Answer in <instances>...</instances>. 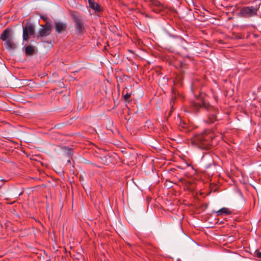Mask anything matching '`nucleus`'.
I'll return each instance as SVG.
<instances>
[{
  "mask_svg": "<svg viewBox=\"0 0 261 261\" xmlns=\"http://www.w3.org/2000/svg\"><path fill=\"white\" fill-rule=\"evenodd\" d=\"M192 105L195 110H198L200 108H204L210 112L207 116L208 119L206 121L207 123H213L217 120L216 114L217 109L207 103L202 96L197 97L196 100L192 102Z\"/></svg>",
  "mask_w": 261,
  "mask_h": 261,
  "instance_id": "f257e3e1",
  "label": "nucleus"
},
{
  "mask_svg": "<svg viewBox=\"0 0 261 261\" xmlns=\"http://www.w3.org/2000/svg\"><path fill=\"white\" fill-rule=\"evenodd\" d=\"M212 140L211 135L202 134L196 135L193 139V142L202 149H208Z\"/></svg>",
  "mask_w": 261,
  "mask_h": 261,
  "instance_id": "f03ea898",
  "label": "nucleus"
},
{
  "mask_svg": "<svg viewBox=\"0 0 261 261\" xmlns=\"http://www.w3.org/2000/svg\"><path fill=\"white\" fill-rule=\"evenodd\" d=\"M75 33L78 36L83 35L85 31L84 20L76 15H73Z\"/></svg>",
  "mask_w": 261,
  "mask_h": 261,
  "instance_id": "7ed1b4c3",
  "label": "nucleus"
},
{
  "mask_svg": "<svg viewBox=\"0 0 261 261\" xmlns=\"http://www.w3.org/2000/svg\"><path fill=\"white\" fill-rule=\"evenodd\" d=\"M259 6L256 7H244L240 10V14L244 17H251L257 15Z\"/></svg>",
  "mask_w": 261,
  "mask_h": 261,
  "instance_id": "20e7f679",
  "label": "nucleus"
},
{
  "mask_svg": "<svg viewBox=\"0 0 261 261\" xmlns=\"http://www.w3.org/2000/svg\"><path fill=\"white\" fill-rule=\"evenodd\" d=\"M35 32V28L34 24L28 23L23 27L22 37L24 41H28L29 36L33 35Z\"/></svg>",
  "mask_w": 261,
  "mask_h": 261,
  "instance_id": "39448f33",
  "label": "nucleus"
},
{
  "mask_svg": "<svg viewBox=\"0 0 261 261\" xmlns=\"http://www.w3.org/2000/svg\"><path fill=\"white\" fill-rule=\"evenodd\" d=\"M51 26L49 22H46L44 26H42L38 31V37H45L49 35L51 33Z\"/></svg>",
  "mask_w": 261,
  "mask_h": 261,
  "instance_id": "423d86ee",
  "label": "nucleus"
},
{
  "mask_svg": "<svg viewBox=\"0 0 261 261\" xmlns=\"http://www.w3.org/2000/svg\"><path fill=\"white\" fill-rule=\"evenodd\" d=\"M55 27L56 31L58 33H61L66 30L67 24L66 22L56 21L55 22Z\"/></svg>",
  "mask_w": 261,
  "mask_h": 261,
  "instance_id": "0eeeda50",
  "label": "nucleus"
},
{
  "mask_svg": "<svg viewBox=\"0 0 261 261\" xmlns=\"http://www.w3.org/2000/svg\"><path fill=\"white\" fill-rule=\"evenodd\" d=\"M217 216H224L231 215L232 211L227 207H222L219 210L215 212Z\"/></svg>",
  "mask_w": 261,
  "mask_h": 261,
  "instance_id": "6e6552de",
  "label": "nucleus"
},
{
  "mask_svg": "<svg viewBox=\"0 0 261 261\" xmlns=\"http://www.w3.org/2000/svg\"><path fill=\"white\" fill-rule=\"evenodd\" d=\"M89 7L94 10L96 12H100L102 11L101 8L94 0H88Z\"/></svg>",
  "mask_w": 261,
  "mask_h": 261,
  "instance_id": "1a4fd4ad",
  "label": "nucleus"
},
{
  "mask_svg": "<svg viewBox=\"0 0 261 261\" xmlns=\"http://www.w3.org/2000/svg\"><path fill=\"white\" fill-rule=\"evenodd\" d=\"M11 38V30L8 28L5 29L1 34V39L5 41Z\"/></svg>",
  "mask_w": 261,
  "mask_h": 261,
  "instance_id": "9d476101",
  "label": "nucleus"
},
{
  "mask_svg": "<svg viewBox=\"0 0 261 261\" xmlns=\"http://www.w3.org/2000/svg\"><path fill=\"white\" fill-rule=\"evenodd\" d=\"M5 45L7 49H14L16 48V44L12 38L5 41Z\"/></svg>",
  "mask_w": 261,
  "mask_h": 261,
  "instance_id": "9b49d317",
  "label": "nucleus"
},
{
  "mask_svg": "<svg viewBox=\"0 0 261 261\" xmlns=\"http://www.w3.org/2000/svg\"><path fill=\"white\" fill-rule=\"evenodd\" d=\"M25 52L27 56L32 55L34 52V47L31 45H28L25 48Z\"/></svg>",
  "mask_w": 261,
  "mask_h": 261,
  "instance_id": "f8f14e48",
  "label": "nucleus"
},
{
  "mask_svg": "<svg viewBox=\"0 0 261 261\" xmlns=\"http://www.w3.org/2000/svg\"><path fill=\"white\" fill-rule=\"evenodd\" d=\"M130 96V94H126L124 96V97L125 99H127L128 98H129Z\"/></svg>",
  "mask_w": 261,
  "mask_h": 261,
  "instance_id": "ddd939ff",
  "label": "nucleus"
},
{
  "mask_svg": "<svg viewBox=\"0 0 261 261\" xmlns=\"http://www.w3.org/2000/svg\"><path fill=\"white\" fill-rule=\"evenodd\" d=\"M257 256L259 258H261V252H257Z\"/></svg>",
  "mask_w": 261,
  "mask_h": 261,
  "instance_id": "4468645a",
  "label": "nucleus"
}]
</instances>
